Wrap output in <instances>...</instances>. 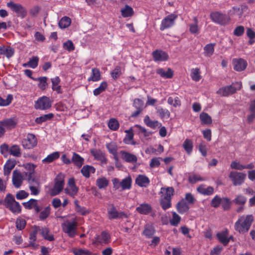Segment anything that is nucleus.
<instances>
[{"label":"nucleus","mask_w":255,"mask_h":255,"mask_svg":"<svg viewBox=\"0 0 255 255\" xmlns=\"http://www.w3.org/2000/svg\"><path fill=\"white\" fill-rule=\"evenodd\" d=\"M14 54L13 49L4 46L0 47V54L5 55L7 58H10Z\"/></svg>","instance_id":"de8ad7c7"},{"label":"nucleus","mask_w":255,"mask_h":255,"mask_svg":"<svg viewBox=\"0 0 255 255\" xmlns=\"http://www.w3.org/2000/svg\"><path fill=\"white\" fill-rule=\"evenodd\" d=\"M183 147L188 154H190L193 147L192 140L188 138L186 139L183 144Z\"/></svg>","instance_id":"603ef678"},{"label":"nucleus","mask_w":255,"mask_h":255,"mask_svg":"<svg viewBox=\"0 0 255 255\" xmlns=\"http://www.w3.org/2000/svg\"><path fill=\"white\" fill-rule=\"evenodd\" d=\"M74 255H97L93 254L90 251L86 249H76L73 250Z\"/></svg>","instance_id":"69168bd1"},{"label":"nucleus","mask_w":255,"mask_h":255,"mask_svg":"<svg viewBox=\"0 0 255 255\" xmlns=\"http://www.w3.org/2000/svg\"><path fill=\"white\" fill-rule=\"evenodd\" d=\"M153 59L155 62H162L166 61L169 59L168 53L161 49H156L152 52Z\"/></svg>","instance_id":"4468645a"},{"label":"nucleus","mask_w":255,"mask_h":255,"mask_svg":"<svg viewBox=\"0 0 255 255\" xmlns=\"http://www.w3.org/2000/svg\"><path fill=\"white\" fill-rule=\"evenodd\" d=\"M194 23L189 24V31L193 34H198L200 27L198 26V20L196 17H193Z\"/></svg>","instance_id":"4c0bfd02"},{"label":"nucleus","mask_w":255,"mask_h":255,"mask_svg":"<svg viewBox=\"0 0 255 255\" xmlns=\"http://www.w3.org/2000/svg\"><path fill=\"white\" fill-rule=\"evenodd\" d=\"M79 190V188L76 185L75 181L74 178H70L68 182L67 186L65 188V193L71 196L74 198L77 195Z\"/></svg>","instance_id":"f8f14e48"},{"label":"nucleus","mask_w":255,"mask_h":255,"mask_svg":"<svg viewBox=\"0 0 255 255\" xmlns=\"http://www.w3.org/2000/svg\"><path fill=\"white\" fill-rule=\"evenodd\" d=\"M51 106V101L49 98L43 96L39 98L35 103L34 107L36 109L46 110Z\"/></svg>","instance_id":"ddd939ff"},{"label":"nucleus","mask_w":255,"mask_h":255,"mask_svg":"<svg viewBox=\"0 0 255 255\" xmlns=\"http://www.w3.org/2000/svg\"><path fill=\"white\" fill-rule=\"evenodd\" d=\"M101 79V73L99 69L95 68L92 69V74L88 78V81L97 82Z\"/></svg>","instance_id":"e433bc0d"},{"label":"nucleus","mask_w":255,"mask_h":255,"mask_svg":"<svg viewBox=\"0 0 255 255\" xmlns=\"http://www.w3.org/2000/svg\"><path fill=\"white\" fill-rule=\"evenodd\" d=\"M52 83V89L54 91H56L57 94H61L62 91L61 87L59 85L61 80L58 76H56L54 78H51Z\"/></svg>","instance_id":"cd10ccee"},{"label":"nucleus","mask_w":255,"mask_h":255,"mask_svg":"<svg viewBox=\"0 0 255 255\" xmlns=\"http://www.w3.org/2000/svg\"><path fill=\"white\" fill-rule=\"evenodd\" d=\"M23 180V176L19 170H14L12 173V181L14 186L17 188H19Z\"/></svg>","instance_id":"6ab92c4d"},{"label":"nucleus","mask_w":255,"mask_h":255,"mask_svg":"<svg viewBox=\"0 0 255 255\" xmlns=\"http://www.w3.org/2000/svg\"><path fill=\"white\" fill-rule=\"evenodd\" d=\"M91 154L96 160L100 161L102 163L106 164L107 160L104 153L99 149L93 148L90 150Z\"/></svg>","instance_id":"aec40b11"},{"label":"nucleus","mask_w":255,"mask_h":255,"mask_svg":"<svg viewBox=\"0 0 255 255\" xmlns=\"http://www.w3.org/2000/svg\"><path fill=\"white\" fill-rule=\"evenodd\" d=\"M77 226L78 223L75 219L72 221L66 220L61 224L63 231L70 238H74L76 236Z\"/></svg>","instance_id":"20e7f679"},{"label":"nucleus","mask_w":255,"mask_h":255,"mask_svg":"<svg viewBox=\"0 0 255 255\" xmlns=\"http://www.w3.org/2000/svg\"><path fill=\"white\" fill-rule=\"evenodd\" d=\"M167 103L174 107H179L181 105L180 101L178 97L174 98L171 97H169L167 100Z\"/></svg>","instance_id":"338daca9"},{"label":"nucleus","mask_w":255,"mask_h":255,"mask_svg":"<svg viewBox=\"0 0 255 255\" xmlns=\"http://www.w3.org/2000/svg\"><path fill=\"white\" fill-rule=\"evenodd\" d=\"M23 205L27 209H34L37 213L40 211V208L37 205V200L36 199H31L28 201L23 203Z\"/></svg>","instance_id":"c85d7f7f"},{"label":"nucleus","mask_w":255,"mask_h":255,"mask_svg":"<svg viewBox=\"0 0 255 255\" xmlns=\"http://www.w3.org/2000/svg\"><path fill=\"white\" fill-rule=\"evenodd\" d=\"M53 117V115L52 113H49L36 118L35 121L37 124H40L47 120H51Z\"/></svg>","instance_id":"4d7b16f0"},{"label":"nucleus","mask_w":255,"mask_h":255,"mask_svg":"<svg viewBox=\"0 0 255 255\" xmlns=\"http://www.w3.org/2000/svg\"><path fill=\"white\" fill-rule=\"evenodd\" d=\"M172 214V218L169 221L170 224L173 226H177L180 222L181 218L180 216L175 212H173Z\"/></svg>","instance_id":"864d4df0"},{"label":"nucleus","mask_w":255,"mask_h":255,"mask_svg":"<svg viewBox=\"0 0 255 255\" xmlns=\"http://www.w3.org/2000/svg\"><path fill=\"white\" fill-rule=\"evenodd\" d=\"M96 171L95 168L91 165H84L81 169V173L84 177L88 178L91 173H94Z\"/></svg>","instance_id":"c756f323"},{"label":"nucleus","mask_w":255,"mask_h":255,"mask_svg":"<svg viewBox=\"0 0 255 255\" xmlns=\"http://www.w3.org/2000/svg\"><path fill=\"white\" fill-rule=\"evenodd\" d=\"M188 181L191 184H195L199 181H203L206 180V178L202 177L201 175L196 173H191L188 178Z\"/></svg>","instance_id":"a19ab883"},{"label":"nucleus","mask_w":255,"mask_h":255,"mask_svg":"<svg viewBox=\"0 0 255 255\" xmlns=\"http://www.w3.org/2000/svg\"><path fill=\"white\" fill-rule=\"evenodd\" d=\"M107 210L108 218L110 220L122 219L128 217V215L125 212L118 211L116 207L113 204L109 205Z\"/></svg>","instance_id":"1a4fd4ad"},{"label":"nucleus","mask_w":255,"mask_h":255,"mask_svg":"<svg viewBox=\"0 0 255 255\" xmlns=\"http://www.w3.org/2000/svg\"><path fill=\"white\" fill-rule=\"evenodd\" d=\"M254 218L252 215H242L239 216L235 223V230L240 234L247 233L254 221Z\"/></svg>","instance_id":"f257e3e1"},{"label":"nucleus","mask_w":255,"mask_h":255,"mask_svg":"<svg viewBox=\"0 0 255 255\" xmlns=\"http://www.w3.org/2000/svg\"><path fill=\"white\" fill-rule=\"evenodd\" d=\"M176 209L180 214H183L189 210V207L185 200L182 199L177 204Z\"/></svg>","instance_id":"2f4dec72"},{"label":"nucleus","mask_w":255,"mask_h":255,"mask_svg":"<svg viewBox=\"0 0 255 255\" xmlns=\"http://www.w3.org/2000/svg\"><path fill=\"white\" fill-rule=\"evenodd\" d=\"M22 166L28 171L27 172H25V175L26 176L28 175V179H32V175L33 174L34 172L35 168L36 167V165L31 163H24L22 165Z\"/></svg>","instance_id":"f704fd0d"},{"label":"nucleus","mask_w":255,"mask_h":255,"mask_svg":"<svg viewBox=\"0 0 255 255\" xmlns=\"http://www.w3.org/2000/svg\"><path fill=\"white\" fill-rule=\"evenodd\" d=\"M197 191L202 195L210 196L214 193V189L211 186L206 187L205 184H201L197 188Z\"/></svg>","instance_id":"5701e85b"},{"label":"nucleus","mask_w":255,"mask_h":255,"mask_svg":"<svg viewBox=\"0 0 255 255\" xmlns=\"http://www.w3.org/2000/svg\"><path fill=\"white\" fill-rule=\"evenodd\" d=\"M60 157V153L58 151H55L49 154L46 158L43 159L42 161L43 163H51Z\"/></svg>","instance_id":"a18cd8bd"},{"label":"nucleus","mask_w":255,"mask_h":255,"mask_svg":"<svg viewBox=\"0 0 255 255\" xmlns=\"http://www.w3.org/2000/svg\"><path fill=\"white\" fill-rule=\"evenodd\" d=\"M9 153L11 155L15 157H19L21 154L20 148L19 146L17 145H13L10 147Z\"/></svg>","instance_id":"bf43d9fd"},{"label":"nucleus","mask_w":255,"mask_h":255,"mask_svg":"<svg viewBox=\"0 0 255 255\" xmlns=\"http://www.w3.org/2000/svg\"><path fill=\"white\" fill-rule=\"evenodd\" d=\"M157 113L162 119H167L169 118L170 114L169 111L161 107L156 108Z\"/></svg>","instance_id":"49530a36"},{"label":"nucleus","mask_w":255,"mask_h":255,"mask_svg":"<svg viewBox=\"0 0 255 255\" xmlns=\"http://www.w3.org/2000/svg\"><path fill=\"white\" fill-rule=\"evenodd\" d=\"M13 100V96L9 94L5 99L0 97V106H6L9 105Z\"/></svg>","instance_id":"0e129e2a"},{"label":"nucleus","mask_w":255,"mask_h":255,"mask_svg":"<svg viewBox=\"0 0 255 255\" xmlns=\"http://www.w3.org/2000/svg\"><path fill=\"white\" fill-rule=\"evenodd\" d=\"M216 43H209L204 47V55L206 57H211L214 52Z\"/></svg>","instance_id":"79ce46f5"},{"label":"nucleus","mask_w":255,"mask_h":255,"mask_svg":"<svg viewBox=\"0 0 255 255\" xmlns=\"http://www.w3.org/2000/svg\"><path fill=\"white\" fill-rule=\"evenodd\" d=\"M72 162L78 168H81L84 164V159L79 154L74 152L72 153Z\"/></svg>","instance_id":"bb28decb"},{"label":"nucleus","mask_w":255,"mask_h":255,"mask_svg":"<svg viewBox=\"0 0 255 255\" xmlns=\"http://www.w3.org/2000/svg\"><path fill=\"white\" fill-rule=\"evenodd\" d=\"M152 210L151 206L147 203H143L139 205L136 208V211L140 214L147 215L149 214Z\"/></svg>","instance_id":"a878e982"},{"label":"nucleus","mask_w":255,"mask_h":255,"mask_svg":"<svg viewBox=\"0 0 255 255\" xmlns=\"http://www.w3.org/2000/svg\"><path fill=\"white\" fill-rule=\"evenodd\" d=\"M4 203L5 206L13 213L19 214L21 212V207L19 203L15 200L11 194L6 195L4 199Z\"/></svg>","instance_id":"7ed1b4c3"},{"label":"nucleus","mask_w":255,"mask_h":255,"mask_svg":"<svg viewBox=\"0 0 255 255\" xmlns=\"http://www.w3.org/2000/svg\"><path fill=\"white\" fill-rule=\"evenodd\" d=\"M144 122L147 126L153 128L158 127L159 124L158 121L151 120L148 116H146L145 117Z\"/></svg>","instance_id":"13d9d810"},{"label":"nucleus","mask_w":255,"mask_h":255,"mask_svg":"<svg viewBox=\"0 0 255 255\" xmlns=\"http://www.w3.org/2000/svg\"><path fill=\"white\" fill-rule=\"evenodd\" d=\"M232 64L234 69L239 72L244 71L247 66V61L242 58H234Z\"/></svg>","instance_id":"f3484780"},{"label":"nucleus","mask_w":255,"mask_h":255,"mask_svg":"<svg viewBox=\"0 0 255 255\" xmlns=\"http://www.w3.org/2000/svg\"><path fill=\"white\" fill-rule=\"evenodd\" d=\"M48 78L46 77H40L36 78H33L35 81H38V87L42 90H45L48 86L47 82Z\"/></svg>","instance_id":"37998d69"},{"label":"nucleus","mask_w":255,"mask_h":255,"mask_svg":"<svg viewBox=\"0 0 255 255\" xmlns=\"http://www.w3.org/2000/svg\"><path fill=\"white\" fill-rule=\"evenodd\" d=\"M108 87V84L106 82H102L100 86L95 89L93 91V94L95 96H97L104 92Z\"/></svg>","instance_id":"052dcab7"},{"label":"nucleus","mask_w":255,"mask_h":255,"mask_svg":"<svg viewBox=\"0 0 255 255\" xmlns=\"http://www.w3.org/2000/svg\"><path fill=\"white\" fill-rule=\"evenodd\" d=\"M247 201V198L243 195L240 194L236 196L233 202L237 205H244Z\"/></svg>","instance_id":"680f3d73"},{"label":"nucleus","mask_w":255,"mask_h":255,"mask_svg":"<svg viewBox=\"0 0 255 255\" xmlns=\"http://www.w3.org/2000/svg\"><path fill=\"white\" fill-rule=\"evenodd\" d=\"M109 128L113 131L117 130L119 128V123L118 121L114 118L111 119L108 123Z\"/></svg>","instance_id":"5fc2aeb1"},{"label":"nucleus","mask_w":255,"mask_h":255,"mask_svg":"<svg viewBox=\"0 0 255 255\" xmlns=\"http://www.w3.org/2000/svg\"><path fill=\"white\" fill-rule=\"evenodd\" d=\"M121 12L123 17H131L134 14L133 8L128 4L125 5V7L121 9Z\"/></svg>","instance_id":"ea45409f"},{"label":"nucleus","mask_w":255,"mask_h":255,"mask_svg":"<svg viewBox=\"0 0 255 255\" xmlns=\"http://www.w3.org/2000/svg\"><path fill=\"white\" fill-rule=\"evenodd\" d=\"M217 237L219 241L224 246H226L230 242L229 238V231L227 229L217 234Z\"/></svg>","instance_id":"412c9836"},{"label":"nucleus","mask_w":255,"mask_h":255,"mask_svg":"<svg viewBox=\"0 0 255 255\" xmlns=\"http://www.w3.org/2000/svg\"><path fill=\"white\" fill-rule=\"evenodd\" d=\"M155 232L154 228L150 225H146L143 234L147 238H151Z\"/></svg>","instance_id":"8fccbe9b"},{"label":"nucleus","mask_w":255,"mask_h":255,"mask_svg":"<svg viewBox=\"0 0 255 255\" xmlns=\"http://www.w3.org/2000/svg\"><path fill=\"white\" fill-rule=\"evenodd\" d=\"M71 22V19L69 17L64 16L60 19L58 24L61 28H66L70 25Z\"/></svg>","instance_id":"6e6d98bb"},{"label":"nucleus","mask_w":255,"mask_h":255,"mask_svg":"<svg viewBox=\"0 0 255 255\" xmlns=\"http://www.w3.org/2000/svg\"><path fill=\"white\" fill-rule=\"evenodd\" d=\"M106 147L108 149L109 152L113 155L114 158L115 160L117 161L119 159L117 152V145L114 142H110L106 144Z\"/></svg>","instance_id":"72a5a7b5"},{"label":"nucleus","mask_w":255,"mask_h":255,"mask_svg":"<svg viewBox=\"0 0 255 255\" xmlns=\"http://www.w3.org/2000/svg\"><path fill=\"white\" fill-rule=\"evenodd\" d=\"M6 5L15 12L18 16L23 18L26 16L27 11L22 5L10 1L7 3Z\"/></svg>","instance_id":"9b49d317"},{"label":"nucleus","mask_w":255,"mask_h":255,"mask_svg":"<svg viewBox=\"0 0 255 255\" xmlns=\"http://www.w3.org/2000/svg\"><path fill=\"white\" fill-rule=\"evenodd\" d=\"M111 75L114 79H117L122 75V68L119 66H116L111 72Z\"/></svg>","instance_id":"774afa93"},{"label":"nucleus","mask_w":255,"mask_h":255,"mask_svg":"<svg viewBox=\"0 0 255 255\" xmlns=\"http://www.w3.org/2000/svg\"><path fill=\"white\" fill-rule=\"evenodd\" d=\"M121 157L125 161L132 163L135 164L137 161V156L131 153L126 151L125 150H121L120 152Z\"/></svg>","instance_id":"a211bd4d"},{"label":"nucleus","mask_w":255,"mask_h":255,"mask_svg":"<svg viewBox=\"0 0 255 255\" xmlns=\"http://www.w3.org/2000/svg\"><path fill=\"white\" fill-rule=\"evenodd\" d=\"M54 181V186L48 191V193L51 196L58 195L63 189L64 186V180L62 175H58Z\"/></svg>","instance_id":"423d86ee"},{"label":"nucleus","mask_w":255,"mask_h":255,"mask_svg":"<svg viewBox=\"0 0 255 255\" xmlns=\"http://www.w3.org/2000/svg\"><path fill=\"white\" fill-rule=\"evenodd\" d=\"M17 121L13 118L4 119L0 121V137H1L6 129H11L15 128Z\"/></svg>","instance_id":"6e6552de"},{"label":"nucleus","mask_w":255,"mask_h":255,"mask_svg":"<svg viewBox=\"0 0 255 255\" xmlns=\"http://www.w3.org/2000/svg\"><path fill=\"white\" fill-rule=\"evenodd\" d=\"M36 144V138L34 134L31 133L28 134L26 137L22 140V145L24 148H32L34 147Z\"/></svg>","instance_id":"dca6fc26"},{"label":"nucleus","mask_w":255,"mask_h":255,"mask_svg":"<svg viewBox=\"0 0 255 255\" xmlns=\"http://www.w3.org/2000/svg\"><path fill=\"white\" fill-rule=\"evenodd\" d=\"M156 73L159 74L161 77L165 79H170L173 77V73L170 68H168L167 70L163 68H159L156 70Z\"/></svg>","instance_id":"473e14b6"},{"label":"nucleus","mask_w":255,"mask_h":255,"mask_svg":"<svg viewBox=\"0 0 255 255\" xmlns=\"http://www.w3.org/2000/svg\"><path fill=\"white\" fill-rule=\"evenodd\" d=\"M41 235L45 240L48 241H52L54 240L53 236L49 234V231L46 228L42 229Z\"/></svg>","instance_id":"e2e57ef3"},{"label":"nucleus","mask_w":255,"mask_h":255,"mask_svg":"<svg viewBox=\"0 0 255 255\" xmlns=\"http://www.w3.org/2000/svg\"><path fill=\"white\" fill-rule=\"evenodd\" d=\"M96 182V185L99 189H104L108 187L109 180L105 177L103 176L98 178Z\"/></svg>","instance_id":"c9c22d12"},{"label":"nucleus","mask_w":255,"mask_h":255,"mask_svg":"<svg viewBox=\"0 0 255 255\" xmlns=\"http://www.w3.org/2000/svg\"><path fill=\"white\" fill-rule=\"evenodd\" d=\"M120 185L123 190L130 189L131 186V178L130 176H128L123 179L120 182Z\"/></svg>","instance_id":"c03bdc74"},{"label":"nucleus","mask_w":255,"mask_h":255,"mask_svg":"<svg viewBox=\"0 0 255 255\" xmlns=\"http://www.w3.org/2000/svg\"><path fill=\"white\" fill-rule=\"evenodd\" d=\"M34 179H28V181L29 184V188L30 189L31 194L32 195L36 196L38 195L40 192V186L37 182L34 183Z\"/></svg>","instance_id":"4be33fe9"},{"label":"nucleus","mask_w":255,"mask_h":255,"mask_svg":"<svg viewBox=\"0 0 255 255\" xmlns=\"http://www.w3.org/2000/svg\"><path fill=\"white\" fill-rule=\"evenodd\" d=\"M16 165L14 160H8L3 166V174L8 178L11 170Z\"/></svg>","instance_id":"393cba45"},{"label":"nucleus","mask_w":255,"mask_h":255,"mask_svg":"<svg viewBox=\"0 0 255 255\" xmlns=\"http://www.w3.org/2000/svg\"><path fill=\"white\" fill-rule=\"evenodd\" d=\"M125 132L126 135L123 139V141L127 144L135 145V142L133 141V133L132 128L128 130H126Z\"/></svg>","instance_id":"7c9ffc66"},{"label":"nucleus","mask_w":255,"mask_h":255,"mask_svg":"<svg viewBox=\"0 0 255 255\" xmlns=\"http://www.w3.org/2000/svg\"><path fill=\"white\" fill-rule=\"evenodd\" d=\"M200 119L202 124L209 125L212 122L211 117L206 113L202 112L200 115Z\"/></svg>","instance_id":"3c124183"},{"label":"nucleus","mask_w":255,"mask_h":255,"mask_svg":"<svg viewBox=\"0 0 255 255\" xmlns=\"http://www.w3.org/2000/svg\"><path fill=\"white\" fill-rule=\"evenodd\" d=\"M190 76L193 81L196 82L199 81L201 79L200 69L198 68L192 69L191 70Z\"/></svg>","instance_id":"09e8293b"},{"label":"nucleus","mask_w":255,"mask_h":255,"mask_svg":"<svg viewBox=\"0 0 255 255\" xmlns=\"http://www.w3.org/2000/svg\"><path fill=\"white\" fill-rule=\"evenodd\" d=\"M230 179L233 182L234 186H238L242 184L246 178V174L242 172L235 171L230 172L229 176Z\"/></svg>","instance_id":"9d476101"},{"label":"nucleus","mask_w":255,"mask_h":255,"mask_svg":"<svg viewBox=\"0 0 255 255\" xmlns=\"http://www.w3.org/2000/svg\"><path fill=\"white\" fill-rule=\"evenodd\" d=\"M174 193V189L172 187L161 188L160 203L163 210H165L171 206V198Z\"/></svg>","instance_id":"f03ea898"},{"label":"nucleus","mask_w":255,"mask_h":255,"mask_svg":"<svg viewBox=\"0 0 255 255\" xmlns=\"http://www.w3.org/2000/svg\"><path fill=\"white\" fill-rule=\"evenodd\" d=\"M210 18L213 22L222 26L229 24L231 21L229 16L220 11L211 12Z\"/></svg>","instance_id":"39448f33"},{"label":"nucleus","mask_w":255,"mask_h":255,"mask_svg":"<svg viewBox=\"0 0 255 255\" xmlns=\"http://www.w3.org/2000/svg\"><path fill=\"white\" fill-rule=\"evenodd\" d=\"M176 18L177 16L173 14H171L166 16L161 21L160 26V30L163 31L165 29L171 27L173 25L174 20Z\"/></svg>","instance_id":"2eb2a0df"},{"label":"nucleus","mask_w":255,"mask_h":255,"mask_svg":"<svg viewBox=\"0 0 255 255\" xmlns=\"http://www.w3.org/2000/svg\"><path fill=\"white\" fill-rule=\"evenodd\" d=\"M241 87V82H236L232 84L231 85L220 88L217 91V93L222 96L226 97L235 93L237 90H240Z\"/></svg>","instance_id":"0eeeda50"},{"label":"nucleus","mask_w":255,"mask_h":255,"mask_svg":"<svg viewBox=\"0 0 255 255\" xmlns=\"http://www.w3.org/2000/svg\"><path fill=\"white\" fill-rule=\"evenodd\" d=\"M149 183V178L144 175H138L135 179V183L141 187H146Z\"/></svg>","instance_id":"b1692460"},{"label":"nucleus","mask_w":255,"mask_h":255,"mask_svg":"<svg viewBox=\"0 0 255 255\" xmlns=\"http://www.w3.org/2000/svg\"><path fill=\"white\" fill-rule=\"evenodd\" d=\"M110 239V234L106 231H103L101 235L97 236L96 240L101 244H107L109 243Z\"/></svg>","instance_id":"58836bf2"}]
</instances>
